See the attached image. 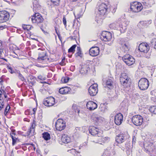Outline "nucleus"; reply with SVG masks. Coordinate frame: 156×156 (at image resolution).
<instances>
[{"label":"nucleus","mask_w":156,"mask_h":156,"mask_svg":"<svg viewBox=\"0 0 156 156\" xmlns=\"http://www.w3.org/2000/svg\"><path fill=\"white\" fill-rule=\"evenodd\" d=\"M38 57L37 60L39 62H42L43 61L46 62L49 60L48 56L47 55L46 51L39 49L38 50Z\"/></svg>","instance_id":"nucleus-1"},{"label":"nucleus","mask_w":156,"mask_h":156,"mask_svg":"<svg viewBox=\"0 0 156 156\" xmlns=\"http://www.w3.org/2000/svg\"><path fill=\"white\" fill-rule=\"evenodd\" d=\"M149 84V81L147 78H142L139 80L138 86L140 90H144L147 89Z\"/></svg>","instance_id":"nucleus-2"},{"label":"nucleus","mask_w":156,"mask_h":156,"mask_svg":"<svg viewBox=\"0 0 156 156\" xmlns=\"http://www.w3.org/2000/svg\"><path fill=\"white\" fill-rule=\"evenodd\" d=\"M123 61L128 65L131 66L134 64L135 59L129 54H126L122 57Z\"/></svg>","instance_id":"nucleus-3"},{"label":"nucleus","mask_w":156,"mask_h":156,"mask_svg":"<svg viewBox=\"0 0 156 156\" xmlns=\"http://www.w3.org/2000/svg\"><path fill=\"white\" fill-rule=\"evenodd\" d=\"M132 121L134 125L136 126L141 125L143 121L142 117L138 115L133 116L132 119Z\"/></svg>","instance_id":"nucleus-4"},{"label":"nucleus","mask_w":156,"mask_h":156,"mask_svg":"<svg viewBox=\"0 0 156 156\" xmlns=\"http://www.w3.org/2000/svg\"><path fill=\"white\" fill-rule=\"evenodd\" d=\"M55 126L57 130L61 131L65 129L66 126V123L63 120L58 119L55 123Z\"/></svg>","instance_id":"nucleus-5"},{"label":"nucleus","mask_w":156,"mask_h":156,"mask_svg":"<svg viewBox=\"0 0 156 156\" xmlns=\"http://www.w3.org/2000/svg\"><path fill=\"white\" fill-rule=\"evenodd\" d=\"M9 18V13L4 10L0 12V23H3L8 20Z\"/></svg>","instance_id":"nucleus-6"},{"label":"nucleus","mask_w":156,"mask_h":156,"mask_svg":"<svg viewBox=\"0 0 156 156\" xmlns=\"http://www.w3.org/2000/svg\"><path fill=\"white\" fill-rule=\"evenodd\" d=\"M130 9L132 12H138L141 10L142 7L137 2H134L131 4Z\"/></svg>","instance_id":"nucleus-7"},{"label":"nucleus","mask_w":156,"mask_h":156,"mask_svg":"<svg viewBox=\"0 0 156 156\" xmlns=\"http://www.w3.org/2000/svg\"><path fill=\"white\" fill-rule=\"evenodd\" d=\"M88 92L91 96H95L98 92V85L96 83H94L91 85L89 88Z\"/></svg>","instance_id":"nucleus-8"},{"label":"nucleus","mask_w":156,"mask_h":156,"mask_svg":"<svg viewBox=\"0 0 156 156\" xmlns=\"http://www.w3.org/2000/svg\"><path fill=\"white\" fill-rule=\"evenodd\" d=\"M55 98L52 97H50L45 99L43 101V104L46 106H51L55 103Z\"/></svg>","instance_id":"nucleus-9"},{"label":"nucleus","mask_w":156,"mask_h":156,"mask_svg":"<svg viewBox=\"0 0 156 156\" xmlns=\"http://www.w3.org/2000/svg\"><path fill=\"white\" fill-rule=\"evenodd\" d=\"M138 49L140 52L147 53L150 49L148 44L145 43H142L140 44Z\"/></svg>","instance_id":"nucleus-10"},{"label":"nucleus","mask_w":156,"mask_h":156,"mask_svg":"<svg viewBox=\"0 0 156 156\" xmlns=\"http://www.w3.org/2000/svg\"><path fill=\"white\" fill-rule=\"evenodd\" d=\"M107 9V5L104 3H102L99 6L98 12L97 13L101 15H104L106 13Z\"/></svg>","instance_id":"nucleus-11"},{"label":"nucleus","mask_w":156,"mask_h":156,"mask_svg":"<svg viewBox=\"0 0 156 156\" xmlns=\"http://www.w3.org/2000/svg\"><path fill=\"white\" fill-rule=\"evenodd\" d=\"M101 35L104 38L103 40L105 41H109L113 38L112 34L109 31H104L102 32Z\"/></svg>","instance_id":"nucleus-12"},{"label":"nucleus","mask_w":156,"mask_h":156,"mask_svg":"<svg viewBox=\"0 0 156 156\" xmlns=\"http://www.w3.org/2000/svg\"><path fill=\"white\" fill-rule=\"evenodd\" d=\"M99 48L98 47H93L90 49L89 53L90 55L94 57L99 54Z\"/></svg>","instance_id":"nucleus-13"},{"label":"nucleus","mask_w":156,"mask_h":156,"mask_svg":"<svg viewBox=\"0 0 156 156\" xmlns=\"http://www.w3.org/2000/svg\"><path fill=\"white\" fill-rule=\"evenodd\" d=\"M123 120L122 115L121 113L117 114L115 117L114 122L117 125H120Z\"/></svg>","instance_id":"nucleus-14"},{"label":"nucleus","mask_w":156,"mask_h":156,"mask_svg":"<svg viewBox=\"0 0 156 156\" xmlns=\"http://www.w3.org/2000/svg\"><path fill=\"white\" fill-rule=\"evenodd\" d=\"M31 20L33 23H38L42 22L43 18L38 13H36L35 16L32 17Z\"/></svg>","instance_id":"nucleus-15"},{"label":"nucleus","mask_w":156,"mask_h":156,"mask_svg":"<svg viewBox=\"0 0 156 156\" xmlns=\"http://www.w3.org/2000/svg\"><path fill=\"white\" fill-rule=\"evenodd\" d=\"M126 134L123 133L118 134L116 137V142L119 144L123 142L126 139Z\"/></svg>","instance_id":"nucleus-16"},{"label":"nucleus","mask_w":156,"mask_h":156,"mask_svg":"<svg viewBox=\"0 0 156 156\" xmlns=\"http://www.w3.org/2000/svg\"><path fill=\"white\" fill-rule=\"evenodd\" d=\"M86 106L87 109L90 111L94 110L97 108V105L93 101H89L87 103Z\"/></svg>","instance_id":"nucleus-17"},{"label":"nucleus","mask_w":156,"mask_h":156,"mask_svg":"<svg viewBox=\"0 0 156 156\" xmlns=\"http://www.w3.org/2000/svg\"><path fill=\"white\" fill-rule=\"evenodd\" d=\"M89 130L90 133L93 136H95L98 134L99 132V129L93 126H89Z\"/></svg>","instance_id":"nucleus-18"},{"label":"nucleus","mask_w":156,"mask_h":156,"mask_svg":"<svg viewBox=\"0 0 156 156\" xmlns=\"http://www.w3.org/2000/svg\"><path fill=\"white\" fill-rule=\"evenodd\" d=\"M108 137H105L102 138V137H96L95 139L92 140L91 141L92 142L95 143H99L100 142H105L106 140H108Z\"/></svg>","instance_id":"nucleus-19"},{"label":"nucleus","mask_w":156,"mask_h":156,"mask_svg":"<svg viewBox=\"0 0 156 156\" xmlns=\"http://www.w3.org/2000/svg\"><path fill=\"white\" fill-rule=\"evenodd\" d=\"M61 140L63 143L68 144L70 142L71 139L70 137L68 136L67 135L64 134L62 136Z\"/></svg>","instance_id":"nucleus-20"},{"label":"nucleus","mask_w":156,"mask_h":156,"mask_svg":"<svg viewBox=\"0 0 156 156\" xmlns=\"http://www.w3.org/2000/svg\"><path fill=\"white\" fill-rule=\"evenodd\" d=\"M90 69L88 66L87 65H84L81 66L80 69V72L81 74H85L87 73V72Z\"/></svg>","instance_id":"nucleus-21"},{"label":"nucleus","mask_w":156,"mask_h":156,"mask_svg":"<svg viewBox=\"0 0 156 156\" xmlns=\"http://www.w3.org/2000/svg\"><path fill=\"white\" fill-rule=\"evenodd\" d=\"M113 79L112 78L108 79L106 82V86L109 89L113 87Z\"/></svg>","instance_id":"nucleus-22"},{"label":"nucleus","mask_w":156,"mask_h":156,"mask_svg":"<svg viewBox=\"0 0 156 156\" xmlns=\"http://www.w3.org/2000/svg\"><path fill=\"white\" fill-rule=\"evenodd\" d=\"M91 119L94 121L98 123L101 122L102 118L96 114H93L92 115Z\"/></svg>","instance_id":"nucleus-23"},{"label":"nucleus","mask_w":156,"mask_h":156,"mask_svg":"<svg viewBox=\"0 0 156 156\" xmlns=\"http://www.w3.org/2000/svg\"><path fill=\"white\" fill-rule=\"evenodd\" d=\"M70 90V89L67 87H62L59 90V92L62 94H67Z\"/></svg>","instance_id":"nucleus-24"},{"label":"nucleus","mask_w":156,"mask_h":156,"mask_svg":"<svg viewBox=\"0 0 156 156\" xmlns=\"http://www.w3.org/2000/svg\"><path fill=\"white\" fill-rule=\"evenodd\" d=\"M130 78L129 77L128 75L126 73H121L120 77V81L124 80H130Z\"/></svg>","instance_id":"nucleus-25"},{"label":"nucleus","mask_w":156,"mask_h":156,"mask_svg":"<svg viewBox=\"0 0 156 156\" xmlns=\"http://www.w3.org/2000/svg\"><path fill=\"white\" fill-rule=\"evenodd\" d=\"M104 15H101L100 14L97 13L95 17V20L98 24H101L102 22V16Z\"/></svg>","instance_id":"nucleus-26"},{"label":"nucleus","mask_w":156,"mask_h":156,"mask_svg":"<svg viewBox=\"0 0 156 156\" xmlns=\"http://www.w3.org/2000/svg\"><path fill=\"white\" fill-rule=\"evenodd\" d=\"M130 80H126L120 81V82L121 85H122L125 88L127 87L130 84Z\"/></svg>","instance_id":"nucleus-27"},{"label":"nucleus","mask_w":156,"mask_h":156,"mask_svg":"<svg viewBox=\"0 0 156 156\" xmlns=\"http://www.w3.org/2000/svg\"><path fill=\"white\" fill-rule=\"evenodd\" d=\"M147 21H141L139 22L137 26L140 28H144L145 27L147 26Z\"/></svg>","instance_id":"nucleus-28"},{"label":"nucleus","mask_w":156,"mask_h":156,"mask_svg":"<svg viewBox=\"0 0 156 156\" xmlns=\"http://www.w3.org/2000/svg\"><path fill=\"white\" fill-rule=\"evenodd\" d=\"M33 10L34 12H37L40 9V5L37 1L33 2Z\"/></svg>","instance_id":"nucleus-29"},{"label":"nucleus","mask_w":156,"mask_h":156,"mask_svg":"<svg viewBox=\"0 0 156 156\" xmlns=\"http://www.w3.org/2000/svg\"><path fill=\"white\" fill-rule=\"evenodd\" d=\"M129 45L128 44L125 43L122 47V49L124 52H127L129 49Z\"/></svg>","instance_id":"nucleus-30"},{"label":"nucleus","mask_w":156,"mask_h":156,"mask_svg":"<svg viewBox=\"0 0 156 156\" xmlns=\"http://www.w3.org/2000/svg\"><path fill=\"white\" fill-rule=\"evenodd\" d=\"M42 135L43 137L46 140H48L50 139V134L48 132L44 133L42 134Z\"/></svg>","instance_id":"nucleus-31"},{"label":"nucleus","mask_w":156,"mask_h":156,"mask_svg":"<svg viewBox=\"0 0 156 156\" xmlns=\"http://www.w3.org/2000/svg\"><path fill=\"white\" fill-rule=\"evenodd\" d=\"M77 52L76 54V56H79L80 57L82 56V53H81V49L80 47H77Z\"/></svg>","instance_id":"nucleus-32"},{"label":"nucleus","mask_w":156,"mask_h":156,"mask_svg":"<svg viewBox=\"0 0 156 156\" xmlns=\"http://www.w3.org/2000/svg\"><path fill=\"white\" fill-rule=\"evenodd\" d=\"M119 24V23H117V24H116L114 23H111L109 25V28L110 29H112L118 28V24Z\"/></svg>","instance_id":"nucleus-33"},{"label":"nucleus","mask_w":156,"mask_h":156,"mask_svg":"<svg viewBox=\"0 0 156 156\" xmlns=\"http://www.w3.org/2000/svg\"><path fill=\"white\" fill-rule=\"evenodd\" d=\"M149 110L151 112L156 114V106H153L151 107L150 108Z\"/></svg>","instance_id":"nucleus-34"},{"label":"nucleus","mask_w":156,"mask_h":156,"mask_svg":"<svg viewBox=\"0 0 156 156\" xmlns=\"http://www.w3.org/2000/svg\"><path fill=\"white\" fill-rule=\"evenodd\" d=\"M22 27L23 29H31L33 28V27L32 26L29 25L23 24Z\"/></svg>","instance_id":"nucleus-35"},{"label":"nucleus","mask_w":156,"mask_h":156,"mask_svg":"<svg viewBox=\"0 0 156 156\" xmlns=\"http://www.w3.org/2000/svg\"><path fill=\"white\" fill-rule=\"evenodd\" d=\"M76 47V44H74L68 50V52L74 53L75 51V48Z\"/></svg>","instance_id":"nucleus-36"},{"label":"nucleus","mask_w":156,"mask_h":156,"mask_svg":"<svg viewBox=\"0 0 156 156\" xmlns=\"http://www.w3.org/2000/svg\"><path fill=\"white\" fill-rule=\"evenodd\" d=\"M69 78L68 77H62L61 79V81L62 83H67Z\"/></svg>","instance_id":"nucleus-37"},{"label":"nucleus","mask_w":156,"mask_h":156,"mask_svg":"<svg viewBox=\"0 0 156 156\" xmlns=\"http://www.w3.org/2000/svg\"><path fill=\"white\" fill-rule=\"evenodd\" d=\"M35 129L30 128L29 130L27 132V136H29L30 134L31 135H33L34 134Z\"/></svg>","instance_id":"nucleus-38"},{"label":"nucleus","mask_w":156,"mask_h":156,"mask_svg":"<svg viewBox=\"0 0 156 156\" xmlns=\"http://www.w3.org/2000/svg\"><path fill=\"white\" fill-rule=\"evenodd\" d=\"M18 77L19 79L23 81H26V79L24 78L23 75L20 73H18Z\"/></svg>","instance_id":"nucleus-39"},{"label":"nucleus","mask_w":156,"mask_h":156,"mask_svg":"<svg viewBox=\"0 0 156 156\" xmlns=\"http://www.w3.org/2000/svg\"><path fill=\"white\" fill-rule=\"evenodd\" d=\"M151 44L152 46H154V48L156 49V39H154L151 41Z\"/></svg>","instance_id":"nucleus-40"},{"label":"nucleus","mask_w":156,"mask_h":156,"mask_svg":"<svg viewBox=\"0 0 156 156\" xmlns=\"http://www.w3.org/2000/svg\"><path fill=\"white\" fill-rule=\"evenodd\" d=\"M60 0H51V2L55 5H59Z\"/></svg>","instance_id":"nucleus-41"},{"label":"nucleus","mask_w":156,"mask_h":156,"mask_svg":"<svg viewBox=\"0 0 156 156\" xmlns=\"http://www.w3.org/2000/svg\"><path fill=\"white\" fill-rule=\"evenodd\" d=\"M10 106L9 105H8L5 108V109L4 111V114L5 115H6L8 113L9 111V110L10 108Z\"/></svg>","instance_id":"nucleus-42"},{"label":"nucleus","mask_w":156,"mask_h":156,"mask_svg":"<svg viewBox=\"0 0 156 156\" xmlns=\"http://www.w3.org/2000/svg\"><path fill=\"white\" fill-rule=\"evenodd\" d=\"M4 105V104L3 100L0 99V110L3 108Z\"/></svg>","instance_id":"nucleus-43"},{"label":"nucleus","mask_w":156,"mask_h":156,"mask_svg":"<svg viewBox=\"0 0 156 156\" xmlns=\"http://www.w3.org/2000/svg\"><path fill=\"white\" fill-rule=\"evenodd\" d=\"M40 26L41 29H44L46 28L47 26L45 23H42Z\"/></svg>","instance_id":"nucleus-44"},{"label":"nucleus","mask_w":156,"mask_h":156,"mask_svg":"<svg viewBox=\"0 0 156 156\" xmlns=\"http://www.w3.org/2000/svg\"><path fill=\"white\" fill-rule=\"evenodd\" d=\"M36 126V122L34 120L31 124V126L30 128L34 129Z\"/></svg>","instance_id":"nucleus-45"},{"label":"nucleus","mask_w":156,"mask_h":156,"mask_svg":"<svg viewBox=\"0 0 156 156\" xmlns=\"http://www.w3.org/2000/svg\"><path fill=\"white\" fill-rule=\"evenodd\" d=\"M151 139L152 140H156V134L151 136Z\"/></svg>","instance_id":"nucleus-46"},{"label":"nucleus","mask_w":156,"mask_h":156,"mask_svg":"<svg viewBox=\"0 0 156 156\" xmlns=\"http://www.w3.org/2000/svg\"><path fill=\"white\" fill-rule=\"evenodd\" d=\"M63 22L64 24L66 26V18L65 16H64L63 17Z\"/></svg>","instance_id":"nucleus-47"},{"label":"nucleus","mask_w":156,"mask_h":156,"mask_svg":"<svg viewBox=\"0 0 156 156\" xmlns=\"http://www.w3.org/2000/svg\"><path fill=\"white\" fill-rule=\"evenodd\" d=\"M17 140V138L16 137H15V138L13 139H12V145L13 146H14L15 144V143H16V140Z\"/></svg>","instance_id":"nucleus-48"},{"label":"nucleus","mask_w":156,"mask_h":156,"mask_svg":"<svg viewBox=\"0 0 156 156\" xmlns=\"http://www.w3.org/2000/svg\"><path fill=\"white\" fill-rule=\"evenodd\" d=\"M56 32V34H57V35H58V36L59 38V39L60 40H61V39L62 38L60 36V34H59V32H58L57 30H55Z\"/></svg>","instance_id":"nucleus-49"},{"label":"nucleus","mask_w":156,"mask_h":156,"mask_svg":"<svg viewBox=\"0 0 156 156\" xmlns=\"http://www.w3.org/2000/svg\"><path fill=\"white\" fill-rule=\"evenodd\" d=\"M68 151L69 153H72L73 154L74 153H75L76 150L74 149H72L71 150H69Z\"/></svg>","instance_id":"nucleus-50"},{"label":"nucleus","mask_w":156,"mask_h":156,"mask_svg":"<svg viewBox=\"0 0 156 156\" xmlns=\"http://www.w3.org/2000/svg\"><path fill=\"white\" fill-rule=\"evenodd\" d=\"M28 78V79H27V80L28 81H29V79H30L31 80H34V77L32 76H29L27 78Z\"/></svg>","instance_id":"nucleus-51"},{"label":"nucleus","mask_w":156,"mask_h":156,"mask_svg":"<svg viewBox=\"0 0 156 156\" xmlns=\"http://www.w3.org/2000/svg\"><path fill=\"white\" fill-rule=\"evenodd\" d=\"M42 31L43 32V33L45 34L46 35H49V33L48 32L47 30L45 31V30H42Z\"/></svg>","instance_id":"nucleus-52"},{"label":"nucleus","mask_w":156,"mask_h":156,"mask_svg":"<svg viewBox=\"0 0 156 156\" xmlns=\"http://www.w3.org/2000/svg\"><path fill=\"white\" fill-rule=\"evenodd\" d=\"M38 78L41 80H44V78H42V77L40 75L38 77Z\"/></svg>","instance_id":"nucleus-53"},{"label":"nucleus","mask_w":156,"mask_h":156,"mask_svg":"<svg viewBox=\"0 0 156 156\" xmlns=\"http://www.w3.org/2000/svg\"><path fill=\"white\" fill-rule=\"evenodd\" d=\"M37 111V108H34L33 109V114H35V112H36Z\"/></svg>","instance_id":"nucleus-54"},{"label":"nucleus","mask_w":156,"mask_h":156,"mask_svg":"<svg viewBox=\"0 0 156 156\" xmlns=\"http://www.w3.org/2000/svg\"><path fill=\"white\" fill-rule=\"evenodd\" d=\"M111 40V42L110 43H108V45H111V44H112V41H113V38L111 40Z\"/></svg>","instance_id":"nucleus-55"},{"label":"nucleus","mask_w":156,"mask_h":156,"mask_svg":"<svg viewBox=\"0 0 156 156\" xmlns=\"http://www.w3.org/2000/svg\"><path fill=\"white\" fill-rule=\"evenodd\" d=\"M16 32L20 34L21 32V30H16Z\"/></svg>","instance_id":"nucleus-56"},{"label":"nucleus","mask_w":156,"mask_h":156,"mask_svg":"<svg viewBox=\"0 0 156 156\" xmlns=\"http://www.w3.org/2000/svg\"><path fill=\"white\" fill-rule=\"evenodd\" d=\"M2 94V91L0 89V98H1V94Z\"/></svg>","instance_id":"nucleus-57"},{"label":"nucleus","mask_w":156,"mask_h":156,"mask_svg":"<svg viewBox=\"0 0 156 156\" xmlns=\"http://www.w3.org/2000/svg\"><path fill=\"white\" fill-rule=\"evenodd\" d=\"M10 136L12 138V139H13L15 138V137H14L12 135V134H10Z\"/></svg>","instance_id":"nucleus-58"},{"label":"nucleus","mask_w":156,"mask_h":156,"mask_svg":"<svg viewBox=\"0 0 156 156\" xmlns=\"http://www.w3.org/2000/svg\"><path fill=\"white\" fill-rule=\"evenodd\" d=\"M2 46V42L1 40H0V47Z\"/></svg>","instance_id":"nucleus-59"},{"label":"nucleus","mask_w":156,"mask_h":156,"mask_svg":"<svg viewBox=\"0 0 156 156\" xmlns=\"http://www.w3.org/2000/svg\"><path fill=\"white\" fill-rule=\"evenodd\" d=\"M120 30V32L121 33H122H122H123V32H125V30Z\"/></svg>","instance_id":"nucleus-60"},{"label":"nucleus","mask_w":156,"mask_h":156,"mask_svg":"<svg viewBox=\"0 0 156 156\" xmlns=\"http://www.w3.org/2000/svg\"><path fill=\"white\" fill-rule=\"evenodd\" d=\"M115 11H116V9H114L113 10V11H112V12L113 13H114L115 12Z\"/></svg>","instance_id":"nucleus-61"},{"label":"nucleus","mask_w":156,"mask_h":156,"mask_svg":"<svg viewBox=\"0 0 156 156\" xmlns=\"http://www.w3.org/2000/svg\"><path fill=\"white\" fill-rule=\"evenodd\" d=\"M8 68H9V69H10L11 71L12 70V68L11 67H8Z\"/></svg>","instance_id":"nucleus-62"},{"label":"nucleus","mask_w":156,"mask_h":156,"mask_svg":"<svg viewBox=\"0 0 156 156\" xmlns=\"http://www.w3.org/2000/svg\"><path fill=\"white\" fill-rule=\"evenodd\" d=\"M2 80L0 78V82H1V84H2Z\"/></svg>","instance_id":"nucleus-63"},{"label":"nucleus","mask_w":156,"mask_h":156,"mask_svg":"<svg viewBox=\"0 0 156 156\" xmlns=\"http://www.w3.org/2000/svg\"><path fill=\"white\" fill-rule=\"evenodd\" d=\"M4 97L5 98L7 97V96L6 94H4Z\"/></svg>","instance_id":"nucleus-64"}]
</instances>
